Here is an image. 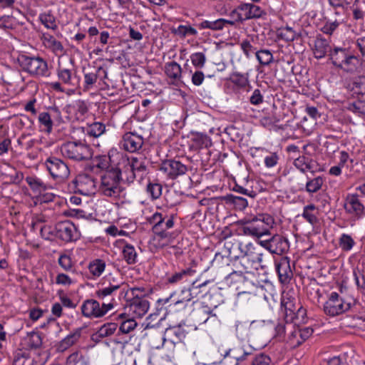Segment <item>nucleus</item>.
<instances>
[{
    "label": "nucleus",
    "mask_w": 365,
    "mask_h": 365,
    "mask_svg": "<svg viewBox=\"0 0 365 365\" xmlns=\"http://www.w3.org/2000/svg\"><path fill=\"white\" fill-rule=\"evenodd\" d=\"M121 170L118 167L111 168L101 176L98 191L103 195L114 199L120 197L124 188L120 185L122 178Z\"/></svg>",
    "instance_id": "nucleus-1"
},
{
    "label": "nucleus",
    "mask_w": 365,
    "mask_h": 365,
    "mask_svg": "<svg viewBox=\"0 0 365 365\" xmlns=\"http://www.w3.org/2000/svg\"><path fill=\"white\" fill-rule=\"evenodd\" d=\"M150 210V208H146L143 211L147 222L152 225V229L158 237L163 240L168 238L170 234L167 231L173 227L176 214L155 211L149 215L148 212H151Z\"/></svg>",
    "instance_id": "nucleus-2"
},
{
    "label": "nucleus",
    "mask_w": 365,
    "mask_h": 365,
    "mask_svg": "<svg viewBox=\"0 0 365 365\" xmlns=\"http://www.w3.org/2000/svg\"><path fill=\"white\" fill-rule=\"evenodd\" d=\"M117 166L128 182H133L137 178L142 179L147 173L146 160L142 157L128 158L122 153L121 160L118 162Z\"/></svg>",
    "instance_id": "nucleus-3"
},
{
    "label": "nucleus",
    "mask_w": 365,
    "mask_h": 365,
    "mask_svg": "<svg viewBox=\"0 0 365 365\" xmlns=\"http://www.w3.org/2000/svg\"><path fill=\"white\" fill-rule=\"evenodd\" d=\"M17 61L22 70L34 78H47L51 75L48 63L42 57L20 54Z\"/></svg>",
    "instance_id": "nucleus-4"
},
{
    "label": "nucleus",
    "mask_w": 365,
    "mask_h": 365,
    "mask_svg": "<svg viewBox=\"0 0 365 365\" xmlns=\"http://www.w3.org/2000/svg\"><path fill=\"white\" fill-rule=\"evenodd\" d=\"M331 63L337 68L346 73H354L360 64L359 59L347 48L334 46L330 51Z\"/></svg>",
    "instance_id": "nucleus-5"
},
{
    "label": "nucleus",
    "mask_w": 365,
    "mask_h": 365,
    "mask_svg": "<svg viewBox=\"0 0 365 365\" xmlns=\"http://www.w3.org/2000/svg\"><path fill=\"white\" fill-rule=\"evenodd\" d=\"M274 224V218L268 214H259L247 220L242 230L244 235L255 238H260L269 235V231Z\"/></svg>",
    "instance_id": "nucleus-6"
},
{
    "label": "nucleus",
    "mask_w": 365,
    "mask_h": 365,
    "mask_svg": "<svg viewBox=\"0 0 365 365\" xmlns=\"http://www.w3.org/2000/svg\"><path fill=\"white\" fill-rule=\"evenodd\" d=\"M356 303L351 298H344L336 292H332L324 304V312L330 317L340 315L352 307L356 309Z\"/></svg>",
    "instance_id": "nucleus-7"
},
{
    "label": "nucleus",
    "mask_w": 365,
    "mask_h": 365,
    "mask_svg": "<svg viewBox=\"0 0 365 365\" xmlns=\"http://www.w3.org/2000/svg\"><path fill=\"white\" fill-rule=\"evenodd\" d=\"M61 153L73 161H86L92 158V148L81 141H69L61 145Z\"/></svg>",
    "instance_id": "nucleus-8"
},
{
    "label": "nucleus",
    "mask_w": 365,
    "mask_h": 365,
    "mask_svg": "<svg viewBox=\"0 0 365 365\" xmlns=\"http://www.w3.org/2000/svg\"><path fill=\"white\" fill-rule=\"evenodd\" d=\"M343 207L353 224L365 217V205L357 194H348L344 198Z\"/></svg>",
    "instance_id": "nucleus-9"
},
{
    "label": "nucleus",
    "mask_w": 365,
    "mask_h": 365,
    "mask_svg": "<svg viewBox=\"0 0 365 365\" xmlns=\"http://www.w3.org/2000/svg\"><path fill=\"white\" fill-rule=\"evenodd\" d=\"M264 15L266 11L261 6L252 3L241 4L231 12L232 17L240 23L250 19H259Z\"/></svg>",
    "instance_id": "nucleus-10"
},
{
    "label": "nucleus",
    "mask_w": 365,
    "mask_h": 365,
    "mask_svg": "<svg viewBox=\"0 0 365 365\" xmlns=\"http://www.w3.org/2000/svg\"><path fill=\"white\" fill-rule=\"evenodd\" d=\"M250 352L242 345H236L232 348L222 349L221 359L215 363L217 365H239L246 360Z\"/></svg>",
    "instance_id": "nucleus-11"
},
{
    "label": "nucleus",
    "mask_w": 365,
    "mask_h": 365,
    "mask_svg": "<svg viewBox=\"0 0 365 365\" xmlns=\"http://www.w3.org/2000/svg\"><path fill=\"white\" fill-rule=\"evenodd\" d=\"M68 187L71 191L86 196L93 195L97 191L95 179L86 174H81L76 176L69 183Z\"/></svg>",
    "instance_id": "nucleus-12"
},
{
    "label": "nucleus",
    "mask_w": 365,
    "mask_h": 365,
    "mask_svg": "<svg viewBox=\"0 0 365 365\" xmlns=\"http://www.w3.org/2000/svg\"><path fill=\"white\" fill-rule=\"evenodd\" d=\"M150 308V302L145 297H135L127 301L125 306V313L119 314L121 319L125 318V315L133 318H142L148 312Z\"/></svg>",
    "instance_id": "nucleus-13"
},
{
    "label": "nucleus",
    "mask_w": 365,
    "mask_h": 365,
    "mask_svg": "<svg viewBox=\"0 0 365 365\" xmlns=\"http://www.w3.org/2000/svg\"><path fill=\"white\" fill-rule=\"evenodd\" d=\"M45 165L52 178L58 183L64 182L70 175L68 165L58 158L49 157L46 160Z\"/></svg>",
    "instance_id": "nucleus-14"
},
{
    "label": "nucleus",
    "mask_w": 365,
    "mask_h": 365,
    "mask_svg": "<svg viewBox=\"0 0 365 365\" xmlns=\"http://www.w3.org/2000/svg\"><path fill=\"white\" fill-rule=\"evenodd\" d=\"M82 314L89 319H96L103 317L113 309L112 304L102 302V304L95 299H87L81 305Z\"/></svg>",
    "instance_id": "nucleus-15"
},
{
    "label": "nucleus",
    "mask_w": 365,
    "mask_h": 365,
    "mask_svg": "<svg viewBox=\"0 0 365 365\" xmlns=\"http://www.w3.org/2000/svg\"><path fill=\"white\" fill-rule=\"evenodd\" d=\"M259 245L271 254L277 255H282L289 250L287 238L281 235H274L269 240H259Z\"/></svg>",
    "instance_id": "nucleus-16"
},
{
    "label": "nucleus",
    "mask_w": 365,
    "mask_h": 365,
    "mask_svg": "<svg viewBox=\"0 0 365 365\" xmlns=\"http://www.w3.org/2000/svg\"><path fill=\"white\" fill-rule=\"evenodd\" d=\"M56 229H57V237L65 242L76 241L81 237L80 231L70 220L57 222Z\"/></svg>",
    "instance_id": "nucleus-17"
},
{
    "label": "nucleus",
    "mask_w": 365,
    "mask_h": 365,
    "mask_svg": "<svg viewBox=\"0 0 365 365\" xmlns=\"http://www.w3.org/2000/svg\"><path fill=\"white\" fill-rule=\"evenodd\" d=\"M84 90L88 91L93 88L98 78L107 77V71L101 66H89L83 68Z\"/></svg>",
    "instance_id": "nucleus-18"
},
{
    "label": "nucleus",
    "mask_w": 365,
    "mask_h": 365,
    "mask_svg": "<svg viewBox=\"0 0 365 365\" xmlns=\"http://www.w3.org/2000/svg\"><path fill=\"white\" fill-rule=\"evenodd\" d=\"M143 144V138L135 132L125 133L120 142V147L129 153L138 152L142 148Z\"/></svg>",
    "instance_id": "nucleus-19"
},
{
    "label": "nucleus",
    "mask_w": 365,
    "mask_h": 365,
    "mask_svg": "<svg viewBox=\"0 0 365 365\" xmlns=\"http://www.w3.org/2000/svg\"><path fill=\"white\" fill-rule=\"evenodd\" d=\"M313 333V329L310 327L299 328L295 327L290 330L286 339L287 342L292 348H297L306 341Z\"/></svg>",
    "instance_id": "nucleus-20"
},
{
    "label": "nucleus",
    "mask_w": 365,
    "mask_h": 365,
    "mask_svg": "<svg viewBox=\"0 0 365 365\" xmlns=\"http://www.w3.org/2000/svg\"><path fill=\"white\" fill-rule=\"evenodd\" d=\"M217 307L213 308L202 305L195 313V319L199 324H211L217 325L220 323L219 314L215 312Z\"/></svg>",
    "instance_id": "nucleus-21"
},
{
    "label": "nucleus",
    "mask_w": 365,
    "mask_h": 365,
    "mask_svg": "<svg viewBox=\"0 0 365 365\" xmlns=\"http://www.w3.org/2000/svg\"><path fill=\"white\" fill-rule=\"evenodd\" d=\"M160 170L170 179H175L178 176L184 175L187 168L185 165L178 160H167L161 163Z\"/></svg>",
    "instance_id": "nucleus-22"
},
{
    "label": "nucleus",
    "mask_w": 365,
    "mask_h": 365,
    "mask_svg": "<svg viewBox=\"0 0 365 365\" xmlns=\"http://www.w3.org/2000/svg\"><path fill=\"white\" fill-rule=\"evenodd\" d=\"M125 286L123 284H110L108 286L98 289L96 292V297L106 303H111L114 307L116 292L120 290V295L125 292Z\"/></svg>",
    "instance_id": "nucleus-23"
},
{
    "label": "nucleus",
    "mask_w": 365,
    "mask_h": 365,
    "mask_svg": "<svg viewBox=\"0 0 365 365\" xmlns=\"http://www.w3.org/2000/svg\"><path fill=\"white\" fill-rule=\"evenodd\" d=\"M240 250L242 255L255 269H257V265L262 263L263 259V253L260 248L255 246L252 243H248L245 246L240 245Z\"/></svg>",
    "instance_id": "nucleus-24"
},
{
    "label": "nucleus",
    "mask_w": 365,
    "mask_h": 365,
    "mask_svg": "<svg viewBox=\"0 0 365 365\" xmlns=\"http://www.w3.org/2000/svg\"><path fill=\"white\" fill-rule=\"evenodd\" d=\"M122 153L116 149L109 150L108 155H98L95 157V163L101 169H108L110 165L117 167L118 162L121 160Z\"/></svg>",
    "instance_id": "nucleus-25"
},
{
    "label": "nucleus",
    "mask_w": 365,
    "mask_h": 365,
    "mask_svg": "<svg viewBox=\"0 0 365 365\" xmlns=\"http://www.w3.org/2000/svg\"><path fill=\"white\" fill-rule=\"evenodd\" d=\"M297 299L292 293L287 292L282 294L281 299V310L283 312V317L287 320H293L294 312L298 308L296 304Z\"/></svg>",
    "instance_id": "nucleus-26"
},
{
    "label": "nucleus",
    "mask_w": 365,
    "mask_h": 365,
    "mask_svg": "<svg viewBox=\"0 0 365 365\" xmlns=\"http://www.w3.org/2000/svg\"><path fill=\"white\" fill-rule=\"evenodd\" d=\"M275 267L279 281L283 284L289 283L293 276L289 258L282 257L279 261L275 262Z\"/></svg>",
    "instance_id": "nucleus-27"
},
{
    "label": "nucleus",
    "mask_w": 365,
    "mask_h": 365,
    "mask_svg": "<svg viewBox=\"0 0 365 365\" xmlns=\"http://www.w3.org/2000/svg\"><path fill=\"white\" fill-rule=\"evenodd\" d=\"M58 81L62 83L76 88L79 86L80 78L76 76L71 69L59 66L56 70Z\"/></svg>",
    "instance_id": "nucleus-28"
},
{
    "label": "nucleus",
    "mask_w": 365,
    "mask_h": 365,
    "mask_svg": "<svg viewBox=\"0 0 365 365\" xmlns=\"http://www.w3.org/2000/svg\"><path fill=\"white\" fill-rule=\"evenodd\" d=\"M333 49L329 39H326L321 35L317 36L314 43V54L316 58L320 59L324 58L327 53Z\"/></svg>",
    "instance_id": "nucleus-29"
},
{
    "label": "nucleus",
    "mask_w": 365,
    "mask_h": 365,
    "mask_svg": "<svg viewBox=\"0 0 365 365\" xmlns=\"http://www.w3.org/2000/svg\"><path fill=\"white\" fill-rule=\"evenodd\" d=\"M43 44L50 49L56 56L62 55L64 53V48L62 43L57 41L54 36L48 33H43L41 36Z\"/></svg>",
    "instance_id": "nucleus-30"
},
{
    "label": "nucleus",
    "mask_w": 365,
    "mask_h": 365,
    "mask_svg": "<svg viewBox=\"0 0 365 365\" xmlns=\"http://www.w3.org/2000/svg\"><path fill=\"white\" fill-rule=\"evenodd\" d=\"M77 131L81 132L89 137L98 138L106 132V125L100 122H94L85 127L78 128Z\"/></svg>",
    "instance_id": "nucleus-31"
},
{
    "label": "nucleus",
    "mask_w": 365,
    "mask_h": 365,
    "mask_svg": "<svg viewBox=\"0 0 365 365\" xmlns=\"http://www.w3.org/2000/svg\"><path fill=\"white\" fill-rule=\"evenodd\" d=\"M65 109L67 113L75 114V116L71 117V120H78L88 112V107L83 101H75L72 104L67 106Z\"/></svg>",
    "instance_id": "nucleus-32"
},
{
    "label": "nucleus",
    "mask_w": 365,
    "mask_h": 365,
    "mask_svg": "<svg viewBox=\"0 0 365 365\" xmlns=\"http://www.w3.org/2000/svg\"><path fill=\"white\" fill-rule=\"evenodd\" d=\"M165 336L168 343L174 344L185 337V331L180 326L172 327L166 329Z\"/></svg>",
    "instance_id": "nucleus-33"
},
{
    "label": "nucleus",
    "mask_w": 365,
    "mask_h": 365,
    "mask_svg": "<svg viewBox=\"0 0 365 365\" xmlns=\"http://www.w3.org/2000/svg\"><path fill=\"white\" fill-rule=\"evenodd\" d=\"M192 301L190 292L187 288H183L179 293H175L174 307L175 311L183 309L189 302Z\"/></svg>",
    "instance_id": "nucleus-34"
},
{
    "label": "nucleus",
    "mask_w": 365,
    "mask_h": 365,
    "mask_svg": "<svg viewBox=\"0 0 365 365\" xmlns=\"http://www.w3.org/2000/svg\"><path fill=\"white\" fill-rule=\"evenodd\" d=\"M255 323V321H237L235 324L237 337L242 341L247 339L250 335V327Z\"/></svg>",
    "instance_id": "nucleus-35"
},
{
    "label": "nucleus",
    "mask_w": 365,
    "mask_h": 365,
    "mask_svg": "<svg viewBox=\"0 0 365 365\" xmlns=\"http://www.w3.org/2000/svg\"><path fill=\"white\" fill-rule=\"evenodd\" d=\"M166 76L173 81H178L182 76V68L177 62H168L164 68Z\"/></svg>",
    "instance_id": "nucleus-36"
},
{
    "label": "nucleus",
    "mask_w": 365,
    "mask_h": 365,
    "mask_svg": "<svg viewBox=\"0 0 365 365\" xmlns=\"http://www.w3.org/2000/svg\"><path fill=\"white\" fill-rule=\"evenodd\" d=\"M38 121L40 130L48 134L51 133L53 130L52 115L48 111H43L38 114Z\"/></svg>",
    "instance_id": "nucleus-37"
},
{
    "label": "nucleus",
    "mask_w": 365,
    "mask_h": 365,
    "mask_svg": "<svg viewBox=\"0 0 365 365\" xmlns=\"http://www.w3.org/2000/svg\"><path fill=\"white\" fill-rule=\"evenodd\" d=\"M230 81L238 88L244 89L248 87L251 88L249 81V73H241L240 72H234L230 76ZM250 89H247L249 91Z\"/></svg>",
    "instance_id": "nucleus-38"
},
{
    "label": "nucleus",
    "mask_w": 365,
    "mask_h": 365,
    "mask_svg": "<svg viewBox=\"0 0 365 365\" xmlns=\"http://www.w3.org/2000/svg\"><path fill=\"white\" fill-rule=\"evenodd\" d=\"M294 328L293 320H287L285 317L279 319L274 327L275 336L284 339L287 331Z\"/></svg>",
    "instance_id": "nucleus-39"
},
{
    "label": "nucleus",
    "mask_w": 365,
    "mask_h": 365,
    "mask_svg": "<svg viewBox=\"0 0 365 365\" xmlns=\"http://www.w3.org/2000/svg\"><path fill=\"white\" fill-rule=\"evenodd\" d=\"M122 255L127 264H135L138 262V255L133 245L125 243L122 247Z\"/></svg>",
    "instance_id": "nucleus-40"
},
{
    "label": "nucleus",
    "mask_w": 365,
    "mask_h": 365,
    "mask_svg": "<svg viewBox=\"0 0 365 365\" xmlns=\"http://www.w3.org/2000/svg\"><path fill=\"white\" fill-rule=\"evenodd\" d=\"M38 20L48 29L56 31L58 29V24L56 16L51 11L41 13L38 15Z\"/></svg>",
    "instance_id": "nucleus-41"
},
{
    "label": "nucleus",
    "mask_w": 365,
    "mask_h": 365,
    "mask_svg": "<svg viewBox=\"0 0 365 365\" xmlns=\"http://www.w3.org/2000/svg\"><path fill=\"white\" fill-rule=\"evenodd\" d=\"M232 266L233 269H237L236 273L240 274L250 273L252 270L255 269L243 255L236 257L232 263Z\"/></svg>",
    "instance_id": "nucleus-42"
},
{
    "label": "nucleus",
    "mask_w": 365,
    "mask_h": 365,
    "mask_svg": "<svg viewBox=\"0 0 365 365\" xmlns=\"http://www.w3.org/2000/svg\"><path fill=\"white\" fill-rule=\"evenodd\" d=\"M83 328L80 327L75 329L68 335H67L61 341L60 346L63 349H66L68 347L76 344L81 336V333Z\"/></svg>",
    "instance_id": "nucleus-43"
},
{
    "label": "nucleus",
    "mask_w": 365,
    "mask_h": 365,
    "mask_svg": "<svg viewBox=\"0 0 365 365\" xmlns=\"http://www.w3.org/2000/svg\"><path fill=\"white\" fill-rule=\"evenodd\" d=\"M106 264L103 259H96L88 264V270L92 278L99 277L105 271Z\"/></svg>",
    "instance_id": "nucleus-44"
},
{
    "label": "nucleus",
    "mask_w": 365,
    "mask_h": 365,
    "mask_svg": "<svg viewBox=\"0 0 365 365\" xmlns=\"http://www.w3.org/2000/svg\"><path fill=\"white\" fill-rule=\"evenodd\" d=\"M172 32L180 38L196 36L197 35V31L188 24L179 25L178 27L174 28Z\"/></svg>",
    "instance_id": "nucleus-45"
},
{
    "label": "nucleus",
    "mask_w": 365,
    "mask_h": 365,
    "mask_svg": "<svg viewBox=\"0 0 365 365\" xmlns=\"http://www.w3.org/2000/svg\"><path fill=\"white\" fill-rule=\"evenodd\" d=\"M193 273L194 271L190 268L182 269L170 276H168L167 278V282L169 284H177L183 280H186L187 278L190 276H192Z\"/></svg>",
    "instance_id": "nucleus-46"
},
{
    "label": "nucleus",
    "mask_w": 365,
    "mask_h": 365,
    "mask_svg": "<svg viewBox=\"0 0 365 365\" xmlns=\"http://www.w3.org/2000/svg\"><path fill=\"white\" fill-rule=\"evenodd\" d=\"M316 206L314 204H309L304 207L302 217L309 224L314 225L318 222V218L315 213Z\"/></svg>",
    "instance_id": "nucleus-47"
},
{
    "label": "nucleus",
    "mask_w": 365,
    "mask_h": 365,
    "mask_svg": "<svg viewBox=\"0 0 365 365\" xmlns=\"http://www.w3.org/2000/svg\"><path fill=\"white\" fill-rule=\"evenodd\" d=\"M24 342L29 349H37L42 344V338L38 332L32 331L27 334Z\"/></svg>",
    "instance_id": "nucleus-48"
},
{
    "label": "nucleus",
    "mask_w": 365,
    "mask_h": 365,
    "mask_svg": "<svg viewBox=\"0 0 365 365\" xmlns=\"http://www.w3.org/2000/svg\"><path fill=\"white\" fill-rule=\"evenodd\" d=\"M118 327L115 323H108L103 325L94 334L96 339H101L111 336L116 331Z\"/></svg>",
    "instance_id": "nucleus-49"
},
{
    "label": "nucleus",
    "mask_w": 365,
    "mask_h": 365,
    "mask_svg": "<svg viewBox=\"0 0 365 365\" xmlns=\"http://www.w3.org/2000/svg\"><path fill=\"white\" fill-rule=\"evenodd\" d=\"M210 282V280H205L200 283L197 280L194 281L191 284V285L187 288L189 292H190V297L192 300L195 298H197L200 295H203L201 289L204 288Z\"/></svg>",
    "instance_id": "nucleus-50"
},
{
    "label": "nucleus",
    "mask_w": 365,
    "mask_h": 365,
    "mask_svg": "<svg viewBox=\"0 0 365 365\" xmlns=\"http://www.w3.org/2000/svg\"><path fill=\"white\" fill-rule=\"evenodd\" d=\"M148 341L150 346L155 349H159L168 344L167 338L159 332L150 335Z\"/></svg>",
    "instance_id": "nucleus-51"
},
{
    "label": "nucleus",
    "mask_w": 365,
    "mask_h": 365,
    "mask_svg": "<svg viewBox=\"0 0 365 365\" xmlns=\"http://www.w3.org/2000/svg\"><path fill=\"white\" fill-rule=\"evenodd\" d=\"M351 5L349 7L354 15V18L356 20L363 19L364 17L365 11L364 10V6H365L364 1H360L359 0H354Z\"/></svg>",
    "instance_id": "nucleus-52"
},
{
    "label": "nucleus",
    "mask_w": 365,
    "mask_h": 365,
    "mask_svg": "<svg viewBox=\"0 0 365 365\" xmlns=\"http://www.w3.org/2000/svg\"><path fill=\"white\" fill-rule=\"evenodd\" d=\"M324 183V179L321 176L312 179H308L306 183V191L309 193H314L319 191Z\"/></svg>",
    "instance_id": "nucleus-53"
},
{
    "label": "nucleus",
    "mask_w": 365,
    "mask_h": 365,
    "mask_svg": "<svg viewBox=\"0 0 365 365\" xmlns=\"http://www.w3.org/2000/svg\"><path fill=\"white\" fill-rule=\"evenodd\" d=\"M222 19H218L215 21L204 20L198 24L200 29H209L213 31H220L223 29Z\"/></svg>",
    "instance_id": "nucleus-54"
},
{
    "label": "nucleus",
    "mask_w": 365,
    "mask_h": 365,
    "mask_svg": "<svg viewBox=\"0 0 365 365\" xmlns=\"http://www.w3.org/2000/svg\"><path fill=\"white\" fill-rule=\"evenodd\" d=\"M356 242L352 237L348 234L343 233L339 239V245L342 251L349 252L355 245Z\"/></svg>",
    "instance_id": "nucleus-55"
},
{
    "label": "nucleus",
    "mask_w": 365,
    "mask_h": 365,
    "mask_svg": "<svg viewBox=\"0 0 365 365\" xmlns=\"http://www.w3.org/2000/svg\"><path fill=\"white\" fill-rule=\"evenodd\" d=\"M41 236L46 240H53L57 237V229L56 225H43L40 228Z\"/></svg>",
    "instance_id": "nucleus-56"
},
{
    "label": "nucleus",
    "mask_w": 365,
    "mask_h": 365,
    "mask_svg": "<svg viewBox=\"0 0 365 365\" xmlns=\"http://www.w3.org/2000/svg\"><path fill=\"white\" fill-rule=\"evenodd\" d=\"M225 200L227 202L233 204L239 210H244L248 205L247 200L245 198L232 194L227 195Z\"/></svg>",
    "instance_id": "nucleus-57"
},
{
    "label": "nucleus",
    "mask_w": 365,
    "mask_h": 365,
    "mask_svg": "<svg viewBox=\"0 0 365 365\" xmlns=\"http://www.w3.org/2000/svg\"><path fill=\"white\" fill-rule=\"evenodd\" d=\"M85 356L80 351H75L70 354L66 359V365H86Z\"/></svg>",
    "instance_id": "nucleus-58"
},
{
    "label": "nucleus",
    "mask_w": 365,
    "mask_h": 365,
    "mask_svg": "<svg viewBox=\"0 0 365 365\" xmlns=\"http://www.w3.org/2000/svg\"><path fill=\"white\" fill-rule=\"evenodd\" d=\"M256 58L262 66H268L273 61V55L270 51L267 49L255 52Z\"/></svg>",
    "instance_id": "nucleus-59"
},
{
    "label": "nucleus",
    "mask_w": 365,
    "mask_h": 365,
    "mask_svg": "<svg viewBox=\"0 0 365 365\" xmlns=\"http://www.w3.org/2000/svg\"><path fill=\"white\" fill-rule=\"evenodd\" d=\"M26 181L34 191L41 192L46 190V185L38 178L28 177Z\"/></svg>",
    "instance_id": "nucleus-60"
},
{
    "label": "nucleus",
    "mask_w": 365,
    "mask_h": 365,
    "mask_svg": "<svg viewBox=\"0 0 365 365\" xmlns=\"http://www.w3.org/2000/svg\"><path fill=\"white\" fill-rule=\"evenodd\" d=\"M311 161L309 158L304 156H300L296 158L294 161V165L297 168L300 172L305 173L308 170L312 169V165H310Z\"/></svg>",
    "instance_id": "nucleus-61"
},
{
    "label": "nucleus",
    "mask_w": 365,
    "mask_h": 365,
    "mask_svg": "<svg viewBox=\"0 0 365 365\" xmlns=\"http://www.w3.org/2000/svg\"><path fill=\"white\" fill-rule=\"evenodd\" d=\"M192 64L197 68H202L206 63L207 58L205 54L202 52H196L190 56Z\"/></svg>",
    "instance_id": "nucleus-62"
},
{
    "label": "nucleus",
    "mask_w": 365,
    "mask_h": 365,
    "mask_svg": "<svg viewBox=\"0 0 365 365\" xmlns=\"http://www.w3.org/2000/svg\"><path fill=\"white\" fill-rule=\"evenodd\" d=\"M128 317V318L123 319L119 327L120 331L123 334H128L137 327V322L135 320V318H133L130 316Z\"/></svg>",
    "instance_id": "nucleus-63"
},
{
    "label": "nucleus",
    "mask_w": 365,
    "mask_h": 365,
    "mask_svg": "<svg viewBox=\"0 0 365 365\" xmlns=\"http://www.w3.org/2000/svg\"><path fill=\"white\" fill-rule=\"evenodd\" d=\"M348 109L361 118H365V102L358 101L349 104Z\"/></svg>",
    "instance_id": "nucleus-64"
}]
</instances>
